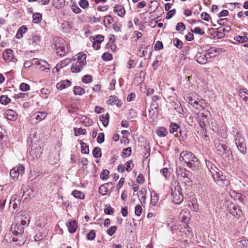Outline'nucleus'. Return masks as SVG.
<instances>
[{"instance_id":"680f3d73","label":"nucleus","mask_w":248,"mask_h":248,"mask_svg":"<svg viewBox=\"0 0 248 248\" xmlns=\"http://www.w3.org/2000/svg\"><path fill=\"white\" fill-rule=\"evenodd\" d=\"M186 26L185 24L182 22L177 23L176 26V30L177 31H183L185 30Z\"/></svg>"},{"instance_id":"de8ad7c7","label":"nucleus","mask_w":248,"mask_h":248,"mask_svg":"<svg viewBox=\"0 0 248 248\" xmlns=\"http://www.w3.org/2000/svg\"><path fill=\"white\" fill-rule=\"evenodd\" d=\"M173 43L175 46L177 47L178 48L181 49L183 47V43L179 39L177 38H174L173 40Z\"/></svg>"},{"instance_id":"49530a36","label":"nucleus","mask_w":248,"mask_h":248,"mask_svg":"<svg viewBox=\"0 0 248 248\" xmlns=\"http://www.w3.org/2000/svg\"><path fill=\"white\" fill-rule=\"evenodd\" d=\"M10 101L11 99L6 95H2L0 98V103L3 105H7Z\"/></svg>"},{"instance_id":"603ef678","label":"nucleus","mask_w":248,"mask_h":248,"mask_svg":"<svg viewBox=\"0 0 248 248\" xmlns=\"http://www.w3.org/2000/svg\"><path fill=\"white\" fill-rule=\"evenodd\" d=\"M86 132V130L84 129H82L81 128H74V133L75 135L76 136H78L81 134H84Z\"/></svg>"},{"instance_id":"e433bc0d","label":"nucleus","mask_w":248,"mask_h":248,"mask_svg":"<svg viewBox=\"0 0 248 248\" xmlns=\"http://www.w3.org/2000/svg\"><path fill=\"white\" fill-rule=\"evenodd\" d=\"M108 184H105L104 185H101L99 187L98 191L100 194L103 196L107 195L108 192Z\"/></svg>"},{"instance_id":"37998d69","label":"nucleus","mask_w":248,"mask_h":248,"mask_svg":"<svg viewBox=\"0 0 248 248\" xmlns=\"http://www.w3.org/2000/svg\"><path fill=\"white\" fill-rule=\"evenodd\" d=\"M30 138L31 140L36 139L37 138V130L36 128H34L31 130L30 133Z\"/></svg>"},{"instance_id":"1a4fd4ad","label":"nucleus","mask_w":248,"mask_h":248,"mask_svg":"<svg viewBox=\"0 0 248 248\" xmlns=\"http://www.w3.org/2000/svg\"><path fill=\"white\" fill-rule=\"evenodd\" d=\"M72 61L75 62L77 65H81L83 67L86 64V55L83 52H80L74 56Z\"/></svg>"},{"instance_id":"dca6fc26","label":"nucleus","mask_w":248,"mask_h":248,"mask_svg":"<svg viewBox=\"0 0 248 248\" xmlns=\"http://www.w3.org/2000/svg\"><path fill=\"white\" fill-rule=\"evenodd\" d=\"M37 61H38L35 64L36 65L40 66L39 68L42 69L43 71L46 72H48L49 70V64L45 61L37 59Z\"/></svg>"},{"instance_id":"9b49d317","label":"nucleus","mask_w":248,"mask_h":248,"mask_svg":"<svg viewBox=\"0 0 248 248\" xmlns=\"http://www.w3.org/2000/svg\"><path fill=\"white\" fill-rule=\"evenodd\" d=\"M223 52L224 50L222 48L216 47H211L205 51L207 58L208 60H210V61H211L212 58H214Z\"/></svg>"},{"instance_id":"69168bd1","label":"nucleus","mask_w":248,"mask_h":248,"mask_svg":"<svg viewBox=\"0 0 248 248\" xmlns=\"http://www.w3.org/2000/svg\"><path fill=\"white\" fill-rule=\"evenodd\" d=\"M92 77L90 75H85V76H83V78H82V81L84 83H89V82L92 81Z\"/></svg>"},{"instance_id":"79ce46f5","label":"nucleus","mask_w":248,"mask_h":248,"mask_svg":"<svg viewBox=\"0 0 248 248\" xmlns=\"http://www.w3.org/2000/svg\"><path fill=\"white\" fill-rule=\"evenodd\" d=\"M74 93L75 95H82L85 93L84 90L80 87L75 86L74 89Z\"/></svg>"},{"instance_id":"5fc2aeb1","label":"nucleus","mask_w":248,"mask_h":248,"mask_svg":"<svg viewBox=\"0 0 248 248\" xmlns=\"http://www.w3.org/2000/svg\"><path fill=\"white\" fill-rule=\"evenodd\" d=\"M131 153V149L130 148H127L123 150L122 155L124 157H126L130 155Z\"/></svg>"},{"instance_id":"ea45409f","label":"nucleus","mask_w":248,"mask_h":248,"mask_svg":"<svg viewBox=\"0 0 248 248\" xmlns=\"http://www.w3.org/2000/svg\"><path fill=\"white\" fill-rule=\"evenodd\" d=\"M234 40L237 41L240 43L247 42L248 41V38L246 36L238 35L234 37Z\"/></svg>"},{"instance_id":"c756f323","label":"nucleus","mask_w":248,"mask_h":248,"mask_svg":"<svg viewBox=\"0 0 248 248\" xmlns=\"http://www.w3.org/2000/svg\"><path fill=\"white\" fill-rule=\"evenodd\" d=\"M47 116V113L46 112H39L36 113V115L35 116V119L36 121L35 122V124H38L39 122L42 120L45 119Z\"/></svg>"},{"instance_id":"e2e57ef3","label":"nucleus","mask_w":248,"mask_h":248,"mask_svg":"<svg viewBox=\"0 0 248 248\" xmlns=\"http://www.w3.org/2000/svg\"><path fill=\"white\" fill-rule=\"evenodd\" d=\"M142 211V209L141 206L140 205H137L135 208V214L138 216H140L141 213Z\"/></svg>"},{"instance_id":"6ab92c4d","label":"nucleus","mask_w":248,"mask_h":248,"mask_svg":"<svg viewBox=\"0 0 248 248\" xmlns=\"http://www.w3.org/2000/svg\"><path fill=\"white\" fill-rule=\"evenodd\" d=\"M43 152L42 148L39 146L35 147L34 149L31 150L30 154L33 156L34 159H37L39 158Z\"/></svg>"},{"instance_id":"13d9d810","label":"nucleus","mask_w":248,"mask_h":248,"mask_svg":"<svg viewBox=\"0 0 248 248\" xmlns=\"http://www.w3.org/2000/svg\"><path fill=\"white\" fill-rule=\"evenodd\" d=\"M117 227L115 226H111V227L109 228L107 231V233L110 235L112 236L116 231Z\"/></svg>"},{"instance_id":"aec40b11","label":"nucleus","mask_w":248,"mask_h":248,"mask_svg":"<svg viewBox=\"0 0 248 248\" xmlns=\"http://www.w3.org/2000/svg\"><path fill=\"white\" fill-rule=\"evenodd\" d=\"M190 216V212L188 209H183L180 214V218L184 222H187Z\"/></svg>"},{"instance_id":"f3484780","label":"nucleus","mask_w":248,"mask_h":248,"mask_svg":"<svg viewBox=\"0 0 248 248\" xmlns=\"http://www.w3.org/2000/svg\"><path fill=\"white\" fill-rule=\"evenodd\" d=\"M8 187L7 185L4 186H0V200L5 199L6 200L8 194Z\"/></svg>"},{"instance_id":"f704fd0d","label":"nucleus","mask_w":248,"mask_h":248,"mask_svg":"<svg viewBox=\"0 0 248 248\" xmlns=\"http://www.w3.org/2000/svg\"><path fill=\"white\" fill-rule=\"evenodd\" d=\"M72 195L76 198L79 199H84L85 195L81 191L75 190L72 192Z\"/></svg>"},{"instance_id":"f03ea898","label":"nucleus","mask_w":248,"mask_h":248,"mask_svg":"<svg viewBox=\"0 0 248 248\" xmlns=\"http://www.w3.org/2000/svg\"><path fill=\"white\" fill-rule=\"evenodd\" d=\"M206 165L208 168L214 181L219 186L223 187L227 186L229 184V181L226 179L222 172L217 168L215 165L210 161H206Z\"/></svg>"},{"instance_id":"2eb2a0df","label":"nucleus","mask_w":248,"mask_h":248,"mask_svg":"<svg viewBox=\"0 0 248 248\" xmlns=\"http://www.w3.org/2000/svg\"><path fill=\"white\" fill-rule=\"evenodd\" d=\"M205 101L201 98H197L191 105L193 107L199 111L203 110L204 108Z\"/></svg>"},{"instance_id":"a878e982","label":"nucleus","mask_w":248,"mask_h":248,"mask_svg":"<svg viewBox=\"0 0 248 248\" xmlns=\"http://www.w3.org/2000/svg\"><path fill=\"white\" fill-rule=\"evenodd\" d=\"M114 11L116 13L118 16H123L125 15V9L124 7L120 5H117L114 7Z\"/></svg>"},{"instance_id":"412c9836","label":"nucleus","mask_w":248,"mask_h":248,"mask_svg":"<svg viewBox=\"0 0 248 248\" xmlns=\"http://www.w3.org/2000/svg\"><path fill=\"white\" fill-rule=\"evenodd\" d=\"M108 103L110 105H116L118 107H120L122 105L121 100L117 99L115 96H110L109 99L107 101Z\"/></svg>"},{"instance_id":"39448f33","label":"nucleus","mask_w":248,"mask_h":248,"mask_svg":"<svg viewBox=\"0 0 248 248\" xmlns=\"http://www.w3.org/2000/svg\"><path fill=\"white\" fill-rule=\"evenodd\" d=\"M56 53L58 55L64 56L68 51V48L66 47V45L64 40L62 39H57L55 43Z\"/></svg>"},{"instance_id":"423d86ee","label":"nucleus","mask_w":248,"mask_h":248,"mask_svg":"<svg viewBox=\"0 0 248 248\" xmlns=\"http://www.w3.org/2000/svg\"><path fill=\"white\" fill-rule=\"evenodd\" d=\"M16 220L17 223H20L22 226L27 227L30 221V217L29 214L26 212L19 213L16 217Z\"/></svg>"},{"instance_id":"7c9ffc66","label":"nucleus","mask_w":248,"mask_h":248,"mask_svg":"<svg viewBox=\"0 0 248 248\" xmlns=\"http://www.w3.org/2000/svg\"><path fill=\"white\" fill-rule=\"evenodd\" d=\"M52 4L56 8L59 9L64 7V0H53Z\"/></svg>"},{"instance_id":"864d4df0","label":"nucleus","mask_w":248,"mask_h":248,"mask_svg":"<svg viewBox=\"0 0 248 248\" xmlns=\"http://www.w3.org/2000/svg\"><path fill=\"white\" fill-rule=\"evenodd\" d=\"M109 174V172L108 170H104L102 171L100 174V178L102 180H106L108 178V177Z\"/></svg>"},{"instance_id":"a18cd8bd","label":"nucleus","mask_w":248,"mask_h":248,"mask_svg":"<svg viewBox=\"0 0 248 248\" xmlns=\"http://www.w3.org/2000/svg\"><path fill=\"white\" fill-rule=\"evenodd\" d=\"M93 155L95 158H99L101 156V149L98 147L95 148L93 151Z\"/></svg>"},{"instance_id":"4468645a","label":"nucleus","mask_w":248,"mask_h":248,"mask_svg":"<svg viewBox=\"0 0 248 248\" xmlns=\"http://www.w3.org/2000/svg\"><path fill=\"white\" fill-rule=\"evenodd\" d=\"M104 37L102 35H97L93 38L94 40L93 46L95 50H98L100 48V44L104 41Z\"/></svg>"},{"instance_id":"4d7b16f0","label":"nucleus","mask_w":248,"mask_h":248,"mask_svg":"<svg viewBox=\"0 0 248 248\" xmlns=\"http://www.w3.org/2000/svg\"><path fill=\"white\" fill-rule=\"evenodd\" d=\"M20 89L22 91L26 92L30 90V86L26 83H22L20 86Z\"/></svg>"},{"instance_id":"c85d7f7f","label":"nucleus","mask_w":248,"mask_h":248,"mask_svg":"<svg viewBox=\"0 0 248 248\" xmlns=\"http://www.w3.org/2000/svg\"><path fill=\"white\" fill-rule=\"evenodd\" d=\"M157 135L160 137H164L168 134V131L164 127H159L156 130Z\"/></svg>"},{"instance_id":"72a5a7b5","label":"nucleus","mask_w":248,"mask_h":248,"mask_svg":"<svg viewBox=\"0 0 248 248\" xmlns=\"http://www.w3.org/2000/svg\"><path fill=\"white\" fill-rule=\"evenodd\" d=\"M27 28L25 26H22L18 30L16 35V38L20 39L23 37V34L26 32Z\"/></svg>"},{"instance_id":"052dcab7","label":"nucleus","mask_w":248,"mask_h":248,"mask_svg":"<svg viewBox=\"0 0 248 248\" xmlns=\"http://www.w3.org/2000/svg\"><path fill=\"white\" fill-rule=\"evenodd\" d=\"M79 5L83 9H86L89 7V2L87 0H81L79 2Z\"/></svg>"},{"instance_id":"7ed1b4c3","label":"nucleus","mask_w":248,"mask_h":248,"mask_svg":"<svg viewBox=\"0 0 248 248\" xmlns=\"http://www.w3.org/2000/svg\"><path fill=\"white\" fill-rule=\"evenodd\" d=\"M170 188L171 196L173 202L177 204L181 203L183 201L184 198L179 183L177 181L172 182Z\"/></svg>"},{"instance_id":"3c124183","label":"nucleus","mask_w":248,"mask_h":248,"mask_svg":"<svg viewBox=\"0 0 248 248\" xmlns=\"http://www.w3.org/2000/svg\"><path fill=\"white\" fill-rule=\"evenodd\" d=\"M113 21V18L111 16H105L104 22L105 26L109 25Z\"/></svg>"},{"instance_id":"09e8293b","label":"nucleus","mask_w":248,"mask_h":248,"mask_svg":"<svg viewBox=\"0 0 248 248\" xmlns=\"http://www.w3.org/2000/svg\"><path fill=\"white\" fill-rule=\"evenodd\" d=\"M179 128V126L176 123H171L170 126V132L173 133L174 132H176Z\"/></svg>"},{"instance_id":"774afa93","label":"nucleus","mask_w":248,"mask_h":248,"mask_svg":"<svg viewBox=\"0 0 248 248\" xmlns=\"http://www.w3.org/2000/svg\"><path fill=\"white\" fill-rule=\"evenodd\" d=\"M189 207L192 210L195 212H197L198 210V205L196 202H191V204H189Z\"/></svg>"},{"instance_id":"c9c22d12","label":"nucleus","mask_w":248,"mask_h":248,"mask_svg":"<svg viewBox=\"0 0 248 248\" xmlns=\"http://www.w3.org/2000/svg\"><path fill=\"white\" fill-rule=\"evenodd\" d=\"M33 22L35 24H38L41 22L42 19V15L38 13H35L32 15Z\"/></svg>"},{"instance_id":"4be33fe9","label":"nucleus","mask_w":248,"mask_h":248,"mask_svg":"<svg viewBox=\"0 0 248 248\" xmlns=\"http://www.w3.org/2000/svg\"><path fill=\"white\" fill-rule=\"evenodd\" d=\"M71 85V82L68 79L61 81L57 84V88L59 90H62Z\"/></svg>"},{"instance_id":"8fccbe9b","label":"nucleus","mask_w":248,"mask_h":248,"mask_svg":"<svg viewBox=\"0 0 248 248\" xmlns=\"http://www.w3.org/2000/svg\"><path fill=\"white\" fill-rule=\"evenodd\" d=\"M217 150L219 152V154H223L227 150V146L226 145L218 144L216 145Z\"/></svg>"},{"instance_id":"338daca9","label":"nucleus","mask_w":248,"mask_h":248,"mask_svg":"<svg viewBox=\"0 0 248 248\" xmlns=\"http://www.w3.org/2000/svg\"><path fill=\"white\" fill-rule=\"evenodd\" d=\"M191 31L200 35H203L204 33V31L199 27L195 28L194 30H192Z\"/></svg>"},{"instance_id":"c03bdc74","label":"nucleus","mask_w":248,"mask_h":248,"mask_svg":"<svg viewBox=\"0 0 248 248\" xmlns=\"http://www.w3.org/2000/svg\"><path fill=\"white\" fill-rule=\"evenodd\" d=\"M16 196H13L12 197V199L10 202L9 207L11 208L12 206L13 207V212L14 211V210L17 209L18 208V204L17 203H16L15 201V200H16Z\"/></svg>"},{"instance_id":"2f4dec72","label":"nucleus","mask_w":248,"mask_h":248,"mask_svg":"<svg viewBox=\"0 0 248 248\" xmlns=\"http://www.w3.org/2000/svg\"><path fill=\"white\" fill-rule=\"evenodd\" d=\"M109 118V115L108 113L106 114L105 115H101L99 116V120L105 127L108 126V124Z\"/></svg>"},{"instance_id":"0eeeda50","label":"nucleus","mask_w":248,"mask_h":248,"mask_svg":"<svg viewBox=\"0 0 248 248\" xmlns=\"http://www.w3.org/2000/svg\"><path fill=\"white\" fill-rule=\"evenodd\" d=\"M235 143L237 147L238 150L242 154H245L246 152V145L245 143V140L244 137H242L241 134L237 133L235 139Z\"/></svg>"},{"instance_id":"6e6552de","label":"nucleus","mask_w":248,"mask_h":248,"mask_svg":"<svg viewBox=\"0 0 248 248\" xmlns=\"http://www.w3.org/2000/svg\"><path fill=\"white\" fill-rule=\"evenodd\" d=\"M25 171V168L23 165H20L17 167L13 168L10 171V176L15 181L17 180L19 177L22 176Z\"/></svg>"},{"instance_id":"5701e85b","label":"nucleus","mask_w":248,"mask_h":248,"mask_svg":"<svg viewBox=\"0 0 248 248\" xmlns=\"http://www.w3.org/2000/svg\"><path fill=\"white\" fill-rule=\"evenodd\" d=\"M230 213L233 216H239L242 214V212L239 206L233 205L232 207L231 206Z\"/></svg>"},{"instance_id":"58836bf2","label":"nucleus","mask_w":248,"mask_h":248,"mask_svg":"<svg viewBox=\"0 0 248 248\" xmlns=\"http://www.w3.org/2000/svg\"><path fill=\"white\" fill-rule=\"evenodd\" d=\"M37 58L32 59L31 60L27 61L24 62V66L26 68H29L31 66V65H35L37 64Z\"/></svg>"},{"instance_id":"4c0bfd02","label":"nucleus","mask_w":248,"mask_h":248,"mask_svg":"<svg viewBox=\"0 0 248 248\" xmlns=\"http://www.w3.org/2000/svg\"><path fill=\"white\" fill-rule=\"evenodd\" d=\"M237 247L238 248H248V240L244 239L238 242Z\"/></svg>"},{"instance_id":"f8f14e48","label":"nucleus","mask_w":248,"mask_h":248,"mask_svg":"<svg viewBox=\"0 0 248 248\" xmlns=\"http://www.w3.org/2000/svg\"><path fill=\"white\" fill-rule=\"evenodd\" d=\"M195 59L198 63L202 64H204L210 62V60H208L205 51L204 52H198L195 56Z\"/></svg>"},{"instance_id":"cd10ccee","label":"nucleus","mask_w":248,"mask_h":248,"mask_svg":"<svg viewBox=\"0 0 248 248\" xmlns=\"http://www.w3.org/2000/svg\"><path fill=\"white\" fill-rule=\"evenodd\" d=\"M68 230L70 232L73 233L76 231L77 228V224L75 220H71L67 224Z\"/></svg>"},{"instance_id":"ddd939ff","label":"nucleus","mask_w":248,"mask_h":248,"mask_svg":"<svg viewBox=\"0 0 248 248\" xmlns=\"http://www.w3.org/2000/svg\"><path fill=\"white\" fill-rule=\"evenodd\" d=\"M3 58L7 62H15L17 61L14 57L13 50L10 49H7L3 52Z\"/></svg>"},{"instance_id":"bb28decb","label":"nucleus","mask_w":248,"mask_h":248,"mask_svg":"<svg viewBox=\"0 0 248 248\" xmlns=\"http://www.w3.org/2000/svg\"><path fill=\"white\" fill-rule=\"evenodd\" d=\"M159 200V196L155 191H153L151 194V201L150 204L153 206H155L158 203Z\"/></svg>"},{"instance_id":"a211bd4d","label":"nucleus","mask_w":248,"mask_h":248,"mask_svg":"<svg viewBox=\"0 0 248 248\" xmlns=\"http://www.w3.org/2000/svg\"><path fill=\"white\" fill-rule=\"evenodd\" d=\"M41 37L38 34H35L29 39V44L32 46L38 45L41 41Z\"/></svg>"},{"instance_id":"b1692460","label":"nucleus","mask_w":248,"mask_h":248,"mask_svg":"<svg viewBox=\"0 0 248 248\" xmlns=\"http://www.w3.org/2000/svg\"><path fill=\"white\" fill-rule=\"evenodd\" d=\"M6 117L7 119L11 121H14L17 118V114L13 110L8 109L5 113Z\"/></svg>"},{"instance_id":"a19ab883","label":"nucleus","mask_w":248,"mask_h":248,"mask_svg":"<svg viewBox=\"0 0 248 248\" xmlns=\"http://www.w3.org/2000/svg\"><path fill=\"white\" fill-rule=\"evenodd\" d=\"M59 156L60 155L59 154H56L53 156V158H52V155L50 156L49 159V163L52 165H54L57 164L59 160Z\"/></svg>"},{"instance_id":"20e7f679","label":"nucleus","mask_w":248,"mask_h":248,"mask_svg":"<svg viewBox=\"0 0 248 248\" xmlns=\"http://www.w3.org/2000/svg\"><path fill=\"white\" fill-rule=\"evenodd\" d=\"M180 160L186 163L189 168L194 169L196 167V163L198 160L190 152H182L180 154Z\"/></svg>"},{"instance_id":"6e6d98bb","label":"nucleus","mask_w":248,"mask_h":248,"mask_svg":"<svg viewBox=\"0 0 248 248\" xmlns=\"http://www.w3.org/2000/svg\"><path fill=\"white\" fill-rule=\"evenodd\" d=\"M126 170L128 172L131 171L134 166L131 160L127 161L125 164Z\"/></svg>"},{"instance_id":"0e129e2a","label":"nucleus","mask_w":248,"mask_h":248,"mask_svg":"<svg viewBox=\"0 0 248 248\" xmlns=\"http://www.w3.org/2000/svg\"><path fill=\"white\" fill-rule=\"evenodd\" d=\"M46 223V222L45 219H40L37 221L36 225L40 228H43L45 226Z\"/></svg>"},{"instance_id":"473e14b6","label":"nucleus","mask_w":248,"mask_h":248,"mask_svg":"<svg viewBox=\"0 0 248 248\" xmlns=\"http://www.w3.org/2000/svg\"><path fill=\"white\" fill-rule=\"evenodd\" d=\"M83 68V67H81V65H77L75 62H74L71 67V71L72 73H78L80 72Z\"/></svg>"},{"instance_id":"9d476101","label":"nucleus","mask_w":248,"mask_h":248,"mask_svg":"<svg viewBox=\"0 0 248 248\" xmlns=\"http://www.w3.org/2000/svg\"><path fill=\"white\" fill-rule=\"evenodd\" d=\"M26 226H22L20 223L17 222L15 224H13L10 228V232L15 235L18 236L22 235L24 232V229Z\"/></svg>"},{"instance_id":"bf43d9fd","label":"nucleus","mask_w":248,"mask_h":248,"mask_svg":"<svg viewBox=\"0 0 248 248\" xmlns=\"http://www.w3.org/2000/svg\"><path fill=\"white\" fill-rule=\"evenodd\" d=\"M81 151L83 154H88L89 153V150L88 147L87 146L86 144L84 143L83 142L81 143Z\"/></svg>"},{"instance_id":"393cba45","label":"nucleus","mask_w":248,"mask_h":248,"mask_svg":"<svg viewBox=\"0 0 248 248\" xmlns=\"http://www.w3.org/2000/svg\"><path fill=\"white\" fill-rule=\"evenodd\" d=\"M239 95L247 104H248V91L246 89H240Z\"/></svg>"},{"instance_id":"f257e3e1","label":"nucleus","mask_w":248,"mask_h":248,"mask_svg":"<svg viewBox=\"0 0 248 248\" xmlns=\"http://www.w3.org/2000/svg\"><path fill=\"white\" fill-rule=\"evenodd\" d=\"M206 165L208 168L214 181L219 186L223 187L227 186L229 184V181L226 179L222 172L217 168L215 165L210 161H206Z\"/></svg>"}]
</instances>
